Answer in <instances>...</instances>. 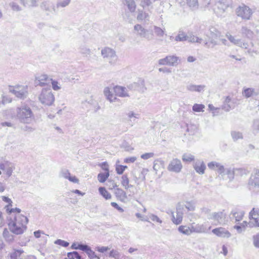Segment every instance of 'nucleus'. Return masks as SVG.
<instances>
[{
	"mask_svg": "<svg viewBox=\"0 0 259 259\" xmlns=\"http://www.w3.org/2000/svg\"><path fill=\"white\" fill-rule=\"evenodd\" d=\"M187 40L189 42L192 43L197 42L198 44H201L203 41L204 42L202 38L196 36L194 35L188 36Z\"/></svg>",
	"mask_w": 259,
	"mask_h": 259,
	"instance_id": "obj_41",
	"label": "nucleus"
},
{
	"mask_svg": "<svg viewBox=\"0 0 259 259\" xmlns=\"http://www.w3.org/2000/svg\"><path fill=\"white\" fill-rule=\"evenodd\" d=\"M235 169V174L236 176H242L247 174V171L243 168H236Z\"/></svg>",
	"mask_w": 259,
	"mask_h": 259,
	"instance_id": "obj_48",
	"label": "nucleus"
},
{
	"mask_svg": "<svg viewBox=\"0 0 259 259\" xmlns=\"http://www.w3.org/2000/svg\"><path fill=\"white\" fill-rule=\"evenodd\" d=\"M154 31L155 34L158 37H161L164 35L165 29H163L159 27L155 26L154 27Z\"/></svg>",
	"mask_w": 259,
	"mask_h": 259,
	"instance_id": "obj_43",
	"label": "nucleus"
},
{
	"mask_svg": "<svg viewBox=\"0 0 259 259\" xmlns=\"http://www.w3.org/2000/svg\"><path fill=\"white\" fill-rule=\"evenodd\" d=\"M226 214L224 213V211H221L218 212H212L210 217L208 218L209 220H212L214 222H217L215 225L224 224L226 223L225 218Z\"/></svg>",
	"mask_w": 259,
	"mask_h": 259,
	"instance_id": "obj_12",
	"label": "nucleus"
},
{
	"mask_svg": "<svg viewBox=\"0 0 259 259\" xmlns=\"http://www.w3.org/2000/svg\"><path fill=\"white\" fill-rule=\"evenodd\" d=\"M205 106L203 104H195L192 107V109L194 112H199L204 111Z\"/></svg>",
	"mask_w": 259,
	"mask_h": 259,
	"instance_id": "obj_47",
	"label": "nucleus"
},
{
	"mask_svg": "<svg viewBox=\"0 0 259 259\" xmlns=\"http://www.w3.org/2000/svg\"><path fill=\"white\" fill-rule=\"evenodd\" d=\"M208 167L211 170H217L220 175L225 174V169L221 163L217 161H211L207 164Z\"/></svg>",
	"mask_w": 259,
	"mask_h": 259,
	"instance_id": "obj_18",
	"label": "nucleus"
},
{
	"mask_svg": "<svg viewBox=\"0 0 259 259\" xmlns=\"http://www.w3.org/2000/svg\"><path fill=\"white\" fill-rule=\"evenodd\" d=\"M40 7L47 14L55 13L56 12L55 5L49 2H42L40 5Z\"/></svg>",
	"mask_w": 259,
	"mask_h": 259,
	"instance_id": "obj_21",
	"label": "nucleus"
},
{
	"mask_svg": "<svg viewBox=\"0 0 259 259\" xmlns=\"http://www.w3.org/2000/svg\"><path fill=\"white\" fill-rule=\"evenodd\" d=\"M254 95H256V93L254 89L252 88H244L242 91V95L247 98Z\"/></svg>",
	"mask_w": 259,
	"mask_h": 259,
	"instance_id": "obj_34",
	"label": "nucleus"
},
{
	"mask_svg": "<svg viewBox=\"0 0 259 259\" xmlns=\"http://www.w3.org/2000/svg\"><path fill=\"white\" fill-rule=\"evenodd\" d=\"M52 88L54 91H59L61 89V84L58 81L51 79Z\"/></svg>",
	"mask_w": 259,
	"mask_h": 259,
	"instance_id": "obj_49",
	"label": "nucleus"
},
{
	"mask_svg": "<svg viewBox=\"0 0 259 259\" xmlns=\"http://www.w3.org/2000/svg\"><path fill=\"white\" fill-rule=\"evenodd\" d=\"M166 60L169 66H175L178 64V58L175 56H166Z\"/></svg>",
	"mask_w": 259,
	"mask_h": 259,
	"instance_id": "obj_39",
	"label": "nucleus"
},
{
	"mask_svg": "<svg viewBox=\"0 0 259 259\" xmlns=\"http://www.w3.org/2000/svg\"><path fill=\"white\" fill-rule=\"evenodd\" d=\"M235 106V102L230 96H227L222 105V109L226 111H229Z\"/></svg>",
	"mask_w": 259,
	"mask_h": 259,
	"instance_id": "obj_22",
	"label": "nucleus"
},
{
	"mask_svg": "<svg viewBox=\"0 0 259 259\" xmlns=\"http://www.w3.org/2000/svg\"><path fill=\"white\" fill-rule=\"evenodd\" d=\"M21 2L26 7H36L37 6V0H21Z\"/></svg>",
	"mask_w": 259,
	"mask_h": 259,
	"instance_id": "obj_36",
	"label": "nucleus"
},
{
	"mask_svg": "<svg viewBox=\"0 0 259 259\" xmlns=\"http://www.w3.org/2000/svg\"><path fill=\"white\" fill-rule=\"evenodd\" d=\"M154 156V154L153 152L146 153L141 155V158L147 160L150 158L153 157Z\"/></svg>",
	"mask_w": 259,
	"mask_h": 259,
	"instance_id": "obj_64",
	"label": "nucleus"
},
{
	"mask_svg": "<svg viewBox=\"0 0 259 259\" xmlns=\"http://www.w3.org/2000/svg\"><path fill=\"white\" fill-rule=\"evenodd\" d=\"M244 214V211L238 208H234L231 211L229 217L232 221L237 222L243 219Z\"/></svg>",
	"mask_w": 259,
	"mask_h": 259,
	"instance_id": "obj_16",
	"label": "nucleus"
},
{
	"mask_svg": "<svg viewBox=\"0 0 259 259\" xmlns=\"http://www.w3.org/2000/svg\"><path fill=\"white\" fill-rule=\"evenodd\" d=\"M253 12L248 6L242 4L238 6L235 10V14L237 17L243 20H249L252 17Z\"/></svg>",
	"mask_w": 259,
	"mask_h": 259,
	"instance_id": "obj_8",
	"label": "nucleus"
},
{
	"mask_svg": "<svg viewBox=\"0 0 259 259\" xmlns=\"http://www.w3.org/2000/svg\"><path fill=\"white\" fill-rule=\"evenodd\" d=\"M182 167L181 160L178 158H174L168 164L167 169L169 171L179 173L181 171Z\"/></svg>",
	"mask_w": 259,
	"mask_h": 259,
	"instance_id": "obj_13",
	"label": "nucleus"
},
{
	"mask_svg": "<svg viewBox=\"0 0 259 259\" xmlns=\"http://www.w3.org/2000/svg\"><path fill=\"white\" fill-rule=\"evenodd\" d=\"M2 199L3 201L8 203V204L5 206V208L6 211L9 210V208L12 206V201L11 199L5 196H3Z\"/></svg>",
	"mask_w": 259,
	"mask_h": 259,
	"instance_id": "obj_50",
	"label": "nucleus"
},
{
	"mask_svg": "<svg viewBox=\"0 0 259 259\" xmlns=\"http://www.w3.org/2000/svg\"><path fill=\"white\" fill-rule=\"evenodd\" d=\"M221 35V33L219 30L214 26H210L209 28V33L207 35L210 41L209 42L206 39H205L204 40V46L209 48L219 45L216 39L220 38Z\"/></svg>",
	"mask_w": 259,
	"mask_h": 259,
	"instance_id": "obj_6",
	"label": "nucleus"
},
{
	"mask_svg": "<svg viewBox=\"0 0 259 259\" xmlns=\"http://www.w3.org/2000/svg\"><path fill=\"white\" fill-rule=\"evenodd\" d=\"M127 90L125 88L116 86L114 88V92L116 96L121 97H128V95L127 93Z\"/></svg>",
	"mask_w": 259,
	"mask_h": 259,
	"instance_id": "obj_24",
	"label": "nucleus"
},
{
	"mask_svg": "<svg viewBox=\"0 0 259 259\" xmlns=\"http://www.w3.org/2000/svg\"><path fill=\"white\" fill-rule=\"evenodd\" d=\"M184 210V205L179 203L178 204L177 206V211L176 212V215L175 213L171 211V221L175 225H179L180 224L183 218V212Z\"/></svg>",
	"mask_w": 259,
	"mask_h": 259,
	"instance_id": "obj_11",
	"label": "nucleus"
},
{
	"mask_svg": "<svg viewBox=\"0 0 259 259\" xmlns=\"http://www.w3.org/2000/svg\"><path fill=\"white\" fill-rule=\"evenodd\" d=\"M252 129L254 133L259 132V119L255 120L253 121Z\"/></svg>",
	"mask_w": 259,
	"mask_h": 259,
	"instance_id": "obj_63",
	"label": "nucleus"
},
{
	"mask_svg": "<svg viewBox=\"0 0 259 259\" xmlns=\"http://www.w3.org/2000/svg\"><path fill=\"white\" fill-rule=\"evenodd\" d=\"M80 52L81 54L85 55L86 56L90 55L91 54V50L85 47H82L80 49Z\"/></svg>",
	"mask_w": 259,
	"mask_h": 259,
	"instance_id": "obj_60",
	"label": "nucleus"
},
{
	"mask_svg": "<svg viewBox=\"0 0 259 259\" xmlns=\"http://www.w3.org/2000/svg\"><path fill=\"white\" fill-rule=\"evenodd\" d=\"M24 251L23 249H13L9 253V256L11 259H22L20 257Z\"/></svg>",
	"mask_w": 259,
	"mask_h": 259,
	"instance_id": "obj_29",
	"label": "nucleus"
},
{
	"mask_svg": "<svg viewBox=\"0 0 259 259\" xmlns=\"http://www.w3.org/2000/svg\"><path fill=\"white\" fill-rule=\"evenodd\" d=\"M109 256L110 257H113L115 259H119L120 254L118 251L112 249L111 251H110Z\"/></svg>",
	"mask_w": 259,
	"mask_h": 259,
	"instance_id": "obj_53",
	"label": "nucleus"
},
{
	"mask_svg": "<svg viewBox=\"0 0 259 259\" xmlns=\"http://www.w3.org/2000/svg\"><path fill=\"white\" fill-rule=\"evenodd\" d=\"M109 176V172L100 173L98 175V180L100 183H104Z\"/></svg>",
	"mask_w": 259,
	"mask_h": 259,
	"instance_id": "obj_44",
	"label": "nucleus"
},
{
	"mask_svg": "<svg viewBox=\"0 0 259 259\" xmlns=\"http://www.w3.org/2000/svg\"><path fill=\"white\" fill-rule=\"evenodd\" d=\"M187 39L188 35L183 30H179L177 35L175 38L176 41H184L187 40Z\"/></svg>",
	"mask_w": 259,
	"mask_h": 259,
	"instance_id": "obj_31",
	"label": "nucleus"
},
{
	"mask_svg": "<svg viewBox=\"0 0 259 259\" xmlns=\"http://www.w3.org/2000/svg\"><path fill=\"white\" fill-rule=\"evenodd\" d=\"M28 219L21 214H12L8 219V226L10 231L16 234H23L27 229Z\"/></svg>",
	"mask_w": 259,
	"mask_h": 259,
	"instance_id": "obj_1",
	"label": "nucleus"
},
{
	"mask_svg": "<svg viewBox=\"0 0 259 259\" xmlns=\"http://www.w3.org/2000/svg\"><path fill=\"white\" fill-rule=\"evenodd\" d=\"M149 14L142 11L139 10L138 14L137 15V19L139 21H143V20H149Z\"/></svg>",
	"mask_w": 259,
	"mask_h": 259,
	"instance_id": "obj_35",
	"label": "nucleus"
},
{
	"mask_svg": "<svg viewBox=\"0 0 259 259\" xmlns=\"http://www.w3.org/2000/svg\"><path fill=\"white\" fill-rule=\"evenodd\" d=\"M9 91L10 93L21 99L26 98L28 93V86L26 85H10L9 87Z\"/></svg>",
	"mask_w": 259,
	"mask_h": 259,
	"instance_id": "obj_7",
	"label": "nucleus"
},
{
	"mask_svg": "<svg viewBox=\"0 0 259 259\" xmlns=\"http://www.w3.org/2000/svg\"><path fill=\"white\" fill-rule=\"evenodd\" d=\"M71 174L67 169H63L60 171V176L65 179H68Z\"/></svg>",
	"mask_w": 259,
	"mask_h": 259,
	"instance_id": "obj_57",
	"label": "nucleus"
},
{
	"mask_svg": "<svg viewBox=\"0 0 259 259\" xmlns=\"http://www.w3.org/2000/svg\"><path fill=\"white\" fill-rule=\"evenodd\" d=\"M253 244L255 247L259 248V234L253 236Z\"/></svg>",
	"mask_w": 259,
	"mask_h": 259,
	"instance_id": "obj_61",
	"label": "nucleus"
},
{
	"mask_svg": "<svg viewBox=\"0 0 259 259\" xmlns=\"http://www.w3.org/2000/svg\"><path fill=\"white\" fill-rule=\"evenodd\" d=\"M205 87V86L204 85H195L190 84L187 85L186 88L187 90L190 92H201L204 90Z\"/></svg>",
	"mask_w": 259,
	"mask_h": 259,
	"instance_id": "obj_27",
	"label": "nucleus"
},
{
	"mask_svg": "<svg viewBox=\"0 0 259 259\" xmlns=\"http://www.w3.org/2000/svg\"><path fill=\"white\" fill-rule=\"evenodd\" d=\"M113 91L114 88L112 89L109 87H106L104 90V94L107 100L110 102H115L117 100L115 94L114 95L113 93Z\"/></svg>",
	"mask_w": 259,
	"mask_h": 259,
	"instance_id": "obj_23",
	"label": "nucleus"
},
{
	"mask_svg": "<svg viewBox=\"0 0 259 259\" xmlns=\"http://www.w3.org/2000/svg\"><path fill=\"white\" fill-rule=\"evenodd\" d=\"M231 136L234 141L239 139H243V135L241 133L236 131H232L231 132Z\"/></svg>",
	"mask_w": 259,
	"mask_h": 259,
	"instance_id": "obj_46",
	"label": "nucleus"
},
{
	"mask_svg": "<svg viewBox=\"0 0 259 259\" xmlns=\"http://www.w3.org/2000/svg\"><path fill=\"white\" fill-rule=\"evenodd\" d=\"M226 174L228 175V178L230 181H232L235 176L234 168H228L227 169Z\"/></svg>",
	"mask_w": 259,
	"mask_h": 259,
	"instance_id": "obj_51",
	"label": "nucleus"
},
{
	"mask_svg": "<svg viewBox=\"0 0 259 259\" xmlns=\"http://www.w3.org/2000/svg\"><path fill=\"white\" fill-rule=\"evenodd\" d=\"M182 160L185 162H191L194 160V156L190 154H184L182 156Z\"/></svg>",
	"mask_w": 259,
	"mask_h": 259,
	"instance_id": "obj_52",
	"label": "nucleus"
},
{
	"mask_svg": "<svg viewBox=\"0 0 259 259\" xmlns=\"http://www.w3.org/2000/svg\"><path fill=\"white\" fill-rule=\"evenodd\" d=\"M82 248V251H84L87 253L90 259H100V257L96 254L95 252L92 250L91 248L89 246L85 244L84 247Z\"/></svg>",
	"mask_w": 259,
	"mask_h": 259,
	"instance_id": "obj_25",
	"label": "nucleus"
},
{
	"mask_svg": "<svg viewBox=\"0 0 259 259\" xmlns=\"http://www.w3.org/2000/svg\"><path fill=\"white\" fill-rule=\"evenodd\" d=\"M85 244H77L76 242H74L71 246L72 249H79L82 251L83 247H84Z\"/></svg>",
	"mask_w": 259,
	"mask_h": 259,
	"instance_id": "obj_59",
	"label": "nucleus"
},
{
	"mask_svg": "<svg viewBox=\"0 0 259 259\" xmlns=\"http://www.w3.org/2000/svg\"><path fill=\"white\" fill-rule=\"evenodd\" d=\"M195 233H204L207 232L206 227L204 224H197L196 225Z\"/></svg>",
	"mask_w": 259,
	"mask_h": 259,
	"instance_id": "obj_42",
	"label": "nucleus"
},
{
	"mask_svg": "<svg viewBox=\"0 0 259 259\" xmlns=\"http://www.w3.org/2000/svg\"><path fill=\"white\" fill-rule=\"evenodd\" d=\"M253 24V23L252 22H249L248 23L241 26L240 33L242 36L249 39H252L253 37L254 33L253 31L250 29L249 27V25H252Z\"/></svg>",
	"mask_w": 259,
	"mask_h": 259,
	"instance_id": "obj_15",
	"label": "nucleus"
},
{
	"mask_svg": "<svg viewBox=\"0 0 259 259\" xmlns=\"http://www.w3.org/2000/svg\"><path fill=\"white\" fill-rule=\"evenodd\" d=\"M8 213L10 214V216H12V214L15 215L16 214H20L21 209L18 208H9V210L7 211Z\"/></svg>",
	"mask_w": 259,
	"mask_h": 259,
	"instance_id": "obj_56",
	"label": "nucleus"
},
{
	"mask_svg": "<svg viewBox=\"0 0 259 259\" xmlns=\"http://www.w3.org/2000/svg\"><path fill=\"white\" fill-rule=\"evenodd\" d=\"M115 194L116 197L122 202H125L127 199L126 193L120 188H116L115 190Z\"/></svg>",
	"mask_w": 259,
	"mask_h": 259,
	"instance_id": "obj_26",
	"label": "nucleus"
},
{
	"mask_svg": "<svg viewBox=\"0 0 259 259\" xmlns=\"http://www.w3.org/2000/svg\"><path fill=\"white\" fill-rule=\"evenodd\" d=\"M3 235L7 241L11 242L14 240V236L6 228L4 230Z\"/></svg>",
	"mask_w": 259,
	"mask_h": 259,
	"instance_id": "obj_38",
	"label": "nucleus"
},
{
	"mask_svg": "<svg viewBox=\"0 0 259 259\" xmlns=\"http://www.w3.org/2000/svg\"><path fill=\"white\" fill-rule=\"evenodd\" d=\"M39 101L44 106H52L55 101V96L50 88H44L38 96Z\"/></svg>",
	"mask_w": 259,
	"mask_h": 259,
	"instance_id": "obj_5",
	"label": "nucleus"
},
{
	"mask_svg": "<svg viewBox=\"0 0 259 259\" xmlns=\"http://www.w3.org/2000/svg\"><path fill=\"white\" fill-rule=\"evenodd\" d=\"M193 168L197 173L200 175H203L205 172L206 165L203 160H197L194 162Z\"/></svg>",
	"mask_w": 259,
	"mask_h": 259,
	"instance_id": "obj_20",
	"label": "nucleus"
},
{
	"mask_svg": "<svg viewBox=\"0 0 259 259\" xmlns=\"http://www.w3.org/2000/svg\"><path fill=\"white\" fill-rule=\"evenodd\" d=\"M100 194L106 200L111 198V195L106 190L104 187H100L99 188Z\"/></svg>",
	"mask_w": 259,
	"mask_h": 259,
	"instance_id": "obj_40",
	"label": "nucleus"
},
{
	"mask_svg": "<svg viewBox=\"0 0 259 259\" xmlns=\"http://www.w3.org/2000/svg\"><path fill=\"white\" fill-rule=\"evenodd\" d=\"M231 0H218L215 3L213 11L218 17H223L231 4Z\"/></svg>",
	"mask_w": 259,
	"mask_h": 259,
	"instance_id": "obj_9",
	"label": "nucleus"
},
{
	"mask_svg": "<svg viewBox=\"0 0 259 259\" xmlns=\"http://www.w3.org/2000/svg\"><path fill=\"white\" fill-rule=\"evenodd\" d=\"M183 205L188 211H193L195 208L194 204L191 202H186L185 204Z\"/></svg>",
	"mask_w": 259,
	"mask_h": 259,
	"instance_id": "obj_55",
	"label": "nucleus"
},
{
	"mask_svg": "<svg viewBox=\"0 0 259 259\" xmlns=\"http://www.w3.org/2000/svg\"><path fill=\"white\" fill-rule=\"evenodd\" d=\"M247 188L253 194L259 193V169H255L247 183Z\"/></svg>",
	"mask_w": 259,
	"mask_h": 259,
	"instance_id": "obj_4",
	"label": "nucleus"
},
{
	"mask_svg": "<svg viewBox=\"0 0 259 259\" xmlns=\"http://www.w3.org/2000/svg\"><path fill=\"white\" fill-rule=\"evenodd\" d=\"M213 234L221 238H229L231 236V234L228 230L223 227H219L213 229L212 230Z\"/></svg>",
	"mask_w": 259,
	"mask_h": 259,
	"instance_id": "obj_19",
	"label": "nucleus"
},
{
	"mask_svg": "<svg viewBox=\"0 0 259 259\" xmlns=\"http://www.w3.org/2000/svg\"><path fill=\"white\" fill-rule=\"evenodd\" d=\"M49 80L47 75L41 74L36 77V83L40 86H44L47 83V81Z\"/></svg>",
	"mask_w": 259,
	"mask_h": 259,
	"instance_id": "obj_28",
	"label": "nucleus"
},
{
	"mask_svg": "<svg viewBox=\"0 0 259 259\" xmlns=\"http://www.w3.org/2000/svg\"><path fill=\"white\" fill-rule=\"evenodd\" d=\"M151 0H141L140 5L143 8L150 6L152 4Z\"/></svg>",
	"mask_w": 259,
	"mask_h": 259,
	"instance_id": "obj_62",
	"label": "nucleus"
},
{
	"mask_svg": "<svg viewBox=\"0 0 259 259\" xmlns=\"http://www.w3.org/2000/svg\"><path fill=\"white\" fill-rule=\"evenodd\" d=\"M178 230L179 232L187 236L191 235V232L189 229V226L186 225H181L179 227Z\"/></svg>",
	"mask_w": 259,
	"mask_h": 259,
	"instance_id": "obj_37",
	"label": "nucleus"
},
{
	"mask_svg": "<svg viewBox=\"0 0 259 259\" xmlns=\"http://www.w3.org/2000/svg\"><path fill=\"white\" fill-rule=\"evenodd\" d=\"M54 243L56 244L59 245L63 247H67L69 244L68 242L61 239H57Z\"/></svg>",
	"mask_w": 259,
	"mask_h": 259,
	"instance_id": "obj_58",
	"label": "nucleus"
},
{
	"mask_svg": "<svg viewBox=\"0 0 259 259\" xmlns=\"http://www.w3.org/2000/svg\"><path fill=\"white\" fill-rule=\"evenodd\" d=\"M16 118L21 123L30 124L34 120V115L28 105L22 104L16 108Z\"/></svg>",
	"mask_w": 259,
	"mask_h": 259,
	"instance_id": "obj_2",
	"label": "nucleus"
},
{
	"mask_svg": "<svg viewBox=\"0 0 259 259\" xmlns=\"http://www.w3.org/2000/svg\"><path fill=\"white\" fill-rule=\"evenodd\" d=\"M186 4L192 10L194 11L198 9V0H186Z\"/></svg>",
	"mask_w": 259,
	"mask_h": 259,
	"instance_id": "obj_33",
	"label": "nucleus"
},
{
	"mask_svg": "<svg viewBox=\"0 0 259 259\" xmlns=\"http://www.w3.org/2000/svg\"><path fill=\"white\" fill-rule=\"evenodd\" d=\"M130 181L127 175H123L121 178V184L122 186L125 189H128V188L132 187L133 186L130 185Z\"/></svg>",
	"mask_w": 259,
	"mask_h": 259,
	"instance_id": "obj_32",
	"label": "nucleus"
},
{
	"mask_svg": "<svg viewBox=\"0 0 259 259\" xmlns=\"http://www.w3.org/2000/svg\"><path fill=\"white\" fill-rule=\"evenodd\" d=\"M122 3L127 6L131 12L133 13L136 11V5L134 0H122Z\"/></svg>",
	"mask_w": 259,
	"mask_h": 259,
	"instance_id": "obj_30",
	"label": "nucleus"
},
{
	"mask_svg": "<svg viewBox=\"0 0 259 259\" xmlns=\"http://www.w3.org/2000/svg\"><path fill=\"white\" fill-rule=\"evenodd\" d=\"M9 6L13 11H20L21 10V7L15 2H11L9 3Z\"/></svg>",
	"mask_w": 259,
	"mask_h": 259,
	"instance_id": "obj_54",
	"label": "nucleus"
},
{
	"mask_svg": "<svg viewBox=\"0 0 259 259\" xmlns=\"http://www.w3.org/2000/svg\"><path fill=\"white\" fill-rule=\"evenodd\" d=\"M101 55L104 59H106L111 64H115L117 60L115 51L109 47H105L101 50Z\"/></svg>",
	"mask_w": 259,
	"mask_h": 259,
	"instance_id": "obj_10",
	"label": "nucleus"
},
{
	"mask_svg": "<svg viewBox=\"0 0 259 259\" xmlns=\"http://www.w3.org/2000/svg\"><path fill=\"white\" fill-rule=\"evenodd\" d=\"M134 30L137 34L141 37H144L148 40L152 38V35L150 36L148 34V30L145 29L141 25L136 24L134 26Z\"/></svg>",
	"mask_w": 259,
	"mask_h": 259,
	"instance_id": "obj_17",
	"label": "nucleus"
},
{
	"mask_svg": "<svg viewBox=\"0 0 259 259\" xmlns=\"http://www.w3.org/2000/svg\"><path fill=\"white\" fill-rule=\"evenodd\" d=\"M71 2V0H58L56 7L57 8H64L68 6Z\"/></svg>",
	"mask_w": 259,
	"mask_h": 259,
	"instance_id": "obj_45",
	"label": "nucleus"
},
{
	"mask_svg": "<svg viewBox=\"0 0 259 259\" xmlns=\"http://www.w3.org/2000/svg\"><path fill=\"white\" fill-rule=\"evenodd\" d=\"M226 37L232 44L246 50L248 54L251 56H253L254 55H256L259 53L257 50H255L254 48H249V45L247 42H245L241 39L237 38L235 36H233L230 33H227L226 34Z\"/></svg>",
	"mask_w": 259,
	"mask_h": 259,
	"instance_id": "obj_3",
	"label": "nucleus"
},
{
	"mask_svg": "<svg viewBox=\"0 0 259 259\" xmlns=\"http://www.w3.org/2000/svg\"><path fill=\"white\" fill-rule=\"evenodd\" d=\"M15 169L14 164L8 161L4 162H0V169L5 171L8 177H10L13 170Z\"/></svg>",
	"mask_w": 259,
	"mask_h": 259,
	"instance_id": "obj_14",
	"label": "nucleus"
}]
</instances>
